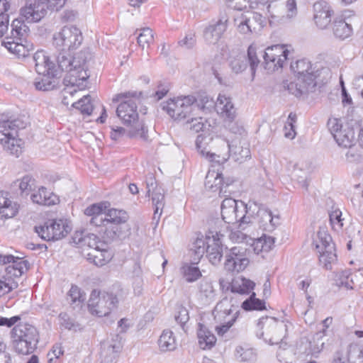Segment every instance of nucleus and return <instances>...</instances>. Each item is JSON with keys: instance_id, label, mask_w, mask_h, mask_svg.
Returning <instances> with one entry per match:
<instances>
[{"instance_id": "nucleus-49", "label": "nucleus", "mask_w": 363, "mask_h": 363, "mask_svg": "<svg viewBox=\"0 0 363 363\" xmlns=\"http://www.w3.org/2000/svg\"><path fill=\"white\" fill-rule=\"evenodd\" d=\"M59 319L60 321V325L67 330L77 331L82 329L81 325L79 323L71 318L65 313H61L59 315Z\"/></svg>"}, {"instance_id": "nucleus-39", "label": "nucleus", "mask_w": 363, "mask_h": 363, "mask_svg": "<svg viewBox=\"0 0 363 363\" xmlns=\"http://www.w3.org/2000/svg\"><path fill=\"white\" fill-rule=\"evenodd\" d=\"M106 224H123L126 223L128 216L125 211L112 208L105 213Z\"/></svg>"}, {"instance_id": "nucleus-59", "label": "nucleus", "mask_w": 363, "mask_h": 363, "mask_svg": "<svg viewBox=\"0 0 363 363\" xmlns=\"http://www.w3.org/2000/svg\"><path fill=\"white\" fill-rule=\"evenodd\" d=\"M228 7L236 9L242 10L250 5V0H225Z\"/></svg>"}, {"instance_id": "nucleus-16", "label": "nucleus", "mask_w": 363, "mask_h": 363, "mask_svg": "<svg viewBox=\"0 0 363 363\" xmlns=\"http://www.w3.org/2000/svg\"><path fill=\"white\" fill-rule=\"evenodd\" d=\"M9 123L0 121V145L8 153L18 157L22 152L23 141L16 138V132L9 128Z\"/></svg>"}, {"instance_id": "nucleus-9", "label": "nucleus", "mask_w": 363, "mask_h": 363, "mask_svg": "<svg viewBox=\"0 0 363 363\" xmlns=\"http://www.w3.org/2000/svg\"><path fill=\"white\" fill-rule=\"evenodd\" d=\"M53 45L59 50H72L77 49L82 43V35L75 26H64L61 30L53 35Z\"/></svg>"}, {"instance_id": "nucleus-22", "label": "nucleus", "mask_w": 363, "mask_h": 363, "mask_svg": "<svg viewBox=\"0 0 363 363\" xmlns=\"http://www.w3.org/2000/svg\"><path fill=\"white\" fill-rule=\"evenodd\" d=\"M122 347L123 345L118 337L103 342L101 344V363H116Z\"/></svg>"}, {"instance_id": "nucleus-55", "label": "nucleus", "mask_w": 363, "mask_h": 363, "mask_svg": "<svg viewBox=\"0 0 363 363\" xmlns=\"http://www.w3.org/2000/svg\"><path fill=\"white\" fill-rule=\"evenodd\" d=\"M199 291L206 301L211 300L215 296V291L211 282L202 281L200 283Z\"/></svg>"}, {"instance_id": "nucleus-30", "label": "nucleus", "mask_w": 363, "mask_h": 363, "mask_svg": "<svg viewBox=\"0 0 363 363\" xmlns=\"http://www.w3.org/2000/svg\"><path fill=\"white\" fill-rule=\"evenodd\" d=\"M222 182L221 174L215 173L214 172H208L206 177L205 186L213 191L219 190L220 195L225 196L226 194H230V191L225 189L229 184H227L226 186H224Z\"/></svg>"}, {"instance_id": "nucleus-47", "label": "nucleus", "mask_w": 363, "mask_h": 363, "mask_svg": "<svg viewBox=\"0 0 363 363\" xmlns=\"http://www.w3.org/2000/svg\"><path fill=\"white\" fill-rule=\"evenodd\" d=\"M235 352L237 358L242 362H251L256 357L254 350L247 346H238Z\"/></svg>"}, {"instance_id": "nucleus-40", "label": "nucleus", "mask_w": 363, "mask_h": 363, "mask_svg": "<svg viewBox=\"0 0 363 363\" xmlns=\"http://www.w3.org/2000/svg\"><path fill=\"white\" fill-rule=\"evenodd\" d=\"M23 42V41L7 40V38H4L2 44L11 52L16 54L18 57H26L28 55V50L26 48Z\"/></svg>"}, {"instance_id": "nucleus-37", "label": "nucleus", "mask_w": 363, "mask_h": 363, "mask_svg": "<svg viewBox=\"0 0 363 363\" xmlns=\"http://www.w3.org/2000/svg\"><path fill=\"white\" fill-rule=\"evenodd\" d=\"M158 345L160 350L163 352L173 351L177 348V342L173 333L168 330H164L160 337Z\"/></svg>"}, {"instance_id": "nucleus-15", "label": "nucleus", "mask_w": 363, "mask_h": 363, "mask_svg": "<svg viewBox=\"0 0 363 363\" xmlns=\"http://www.w3.org/2000/svg\"><path fill=\"white\" fill-rule=\"evenodd\" d=\"M260 60L255 46L251 45L247 49V57L243 54L237 55L230 61V67L233 72L239 74L245 71L249 64L252 75L254 76Z\"/></svg>"}, {"instance_id": "nucleus-2", "label": "nucleus", "mask_w": 363, "mask_h": 363, "mask_svg": "<svg viewBox=\"0 0 363 363\" xmlns=\"http://www.w3.org/2000/svg\"><path fill=\"white\" fill-rule=\"evenodd\" d=\"M142 95V92L126 91L118 94L113 101H119L122 99L126 100L122 101L117 107L116 113L123 123L130 126L128 135L130 138L140 137L143 140L147 138V128L143 120L138 119L137 111V101Z\"/></svg>"}, {"instance_id": "nucleus-7", "label": "nucleus", "mask_w": 363, "mask_h": 363, "mask_svg": "<svg viewBox=\"0 0 363 363\" xmlns=\"http://www.w3.org/2000/svg\"><path fill=\"white\" fill-rule=\"evenodd\" d=\"M118 304L116 295L113 293L93 290L88 302L90 313L99 317L106 316L116 309Z\"/></svg>"}, {"instance_id": "nucleus-14", "label": "nucleus", "mask_w": 363, "mask_h": 363, "mask_svg": "<svg viewBox=\"0 0 363 363\" xmlns=\"http://www.w3.org/2000/svg\"><path fill=\"white\" fill-rule=\"evenodd\" d=\"M247 249L241 246H235L230 249L225 247V261L224 267L229 272H240L249 264Z\"/></svg>"}, {"instance_id": "nucleus-56", "label": "nucleus", "mask_w": 363, "mask_h": 363, "mask_svg": "<svg viewBox=\"0 0 363 363\" xmlns=\"http://www.w3.org/2000/svg\"><path fill=\"white\" fill-rule=\"evenodd\" d=\"M201 277V273L198 267L189 266L184 270V277L188 282H193Z\"/></svg>"}, {"instance_id": "nucleus-46", "label": "nucleus", "mask_w": 363, "mask_h": 363, "mask_svg": "<svg viewBox=\"0 0 363 363\" xmlns=\"http://www.w3.org/2000/svg\"><path fill=\"white\" fill-rule=\"evenodd\" d=\"M140 33H139L137 40L138 45L144 49L145 48H149L150 44L154 42L153 31L149 27L141 28Z\"/></svg>"}, {"instance_id": "nucleus-35", "label": "nucleus", "mask_w": 363, "mask_h": 363, "mask_svg": "<svg viewBox=\"0 0 363 363\" xmlns=\"http://www.w3.org/2000/svg\"><path fill=\"white\" fill-rule=\"evenodd\" d=\"M285 4L286 12L285 15L274 14L271 15L269 23L272 24L273 21L284 23L286 20L291 19L295 17L297 14L296 3L295 0H286Z\"/></svg>"}, {"instance_id": "nucleus-8", "label": "nucleus", "mask_w": 363, "mask_h": 363, "mask_svg": "<svg viewBox=\"0 0 363 363\" xmlns=\"http://www.w3.org/2000/svg\"><path fill=\"white\" fill-rule=\"evenodd\" d=\"M319 253V262L326 269H331V264L337 260L335 244L332 237L325 231H318L313 241Z\"/></svg>"}, {"instance_id": "nucleus-38", "label": "nucleus", "mask_w": 363, "mask_h": 363, "mask_svg": "<svg viewBox=\"0 0 363 363\" xmlns=\"http://www.w3.org/2000/svg\"><path fill=\"white\" fill-rule=\"evenodd\" d=\"M206 250V238L203 239L201 238H197L196 240L191 244L190 251L191 252V257L194 264H196L201 258L203 257Z\"/></svg>"}, {"instance_id": "nucleus-57", "label": "nucleus", "mask_w": 363, "mask_h": 363, "mask_svg": "<svg viewBox=\"0 0 363 363\" xmlns=\"http://www.w3.org/2000/svg\"><path fill=\"white\" fill-rule=\"evenodd\" d=\"M91 57H92L91 53L89 49H84L78 53L77 57H74V58L77 60V62H78L79 64V70H81V69L85 70L84 65L86 62H88L89 60H90L91 59Z\"/></svg>"}, {"instance_id": "nucleus-25", "label": "nucleus", "mask_w": 363, "mask_h": 363, "mask_svg": "<svg viewBox=\"0 0 363 363\" xmlns=\"http://www.w3.org/2000/svg\"><path fill=\"white\" fill-rule=\"evenodd\" d=\"M35 62V67L38 74H52L54 67V60H51L50 57L48 56L45 51L38 50L33 57Z\"/></svg>"}, {"instance_id": "nucleus-13", "label": "nucleus", "mask_w": 363, "mask_h": 363, "mask_svg": "<svg viewBox=\"0 0 363 363\" xmlns=\"http://www.w3.org/2000/svg\"><path fill=\"white\" fill-rule=\"evenodd\" d=\"M234 23L240 33L249 34L260 31L265 25L266 19L259 13L248 11L236 16Z\"/></svg>"}, {"instance_id": "nucleus-3", "label": "nucleus", "mask_w": 363, "mask_h": 363, "mask_svg": "<svg viewBox=\"0 0 363 363\" xmlns=\"http://www.w3.org/2000/svg\"><path fill=\"white\" fill-rule=\"evenodd\" d=\"M13 347L21 354L33 353L39 342V333L37 328L30 324L23 323L16 325L11 331Z\"/></svg>"}, {"instance_id": "nucleus-63", "label": "nucleus", "mask_w": 363, "mask_h": 363, "mask_svg": "<svg viewBox=\"0 0 363 363\" xmlns=\"http://www.w3.org/2000/svg\"><path fill=\"white\" fill-rule=\"evenodd\" d=\"M179 44L187 49L192 48L196 44L195 34L191 32L187 33L185 38L179 42Z\"/></svg>"}, {"instance_id": "nucleus-12", "label": "nucleus", "mask_w": 363, "mask_h": 363, "mask_svg": "<svg viewBox=\"0 0 363 363\" xmlns=\"http://www.w3.org/2000/svg\"><path fill=\"white\" fill-rule=\"evenodd\" d=\"M289 53V51L281 45H275L268 47L264 51H259L264 59V67L269 72L282 68L288 59Z\"/></svg>"}, {"instance_id": "nucleus-53", "label": "nucleus", "mask_w": 363, "mask_h": 363, "mask_svg": "<svg viewBox=\"0 0 363 363\" xmlns=\"http://www.w3.org/2000/svg\"><path fill=\"white\" fill-rule=\"evenodd\" d=\"M311 63L306 59H301L291 62L290 65L291 70L294 72L295 77L297 74H303V70L311 68Z\"/></svg>"}, {"instance_id": "nucleus-1", "label": "nucleus", "mask_w": 363, "mask_h": 363, "mask_svg": "<svg viewBox=\"0 0 363 363\" xmlns=\"http://www.w3.org/2000/svg\"><path fill=\"white\" fill-rule=\"evenodd\" d=\"M60 50L55 57L52 76L60 77L63 72H67L63 79L65 94H72L74 92L84 89L89 77L86 70L79 69V64L69 51Z\"/></svg>"}, {"instance_id": "nucleus-18", "label": "nucleus", "mask_w": 363, "mask_h": 363, "mask_svg": "<svg viewBox=\"0 0 363 363\" xmlns=\"http://www.w3.org/2000/svg\"><path fill=\"white\" fill-rule=\"evenodd\" d=\"M146 194L151 198L155 207L154 218L157 216L159 219L165 204L164 190L162 186L157 185L155 178L152 174L146 179Z\"/></svg>"}, {"instance_id": "nucleus-52", "label": "nucleus", "mask_w": 363, "mask_h": 363, "mask_svg": "<svg viewBox=\"0 0 363 363\" xmlns=\"http://www.w3.org/2000/svg\"><path fill=\"white\" fill-rule=\"evenodd\" d=\"M257 216L260 218L259 222L264 229H267L269 227V225L274 228L277 224L274 223V217L272 216V211L269 210H259L257 212Z\"/></svg>"}, {"instance_id": "nucleus-54", "label": "nucleus", "mask_w": 363, "mask_h": 363, "mask_svg": "<svg viewBox=\"0 0 363 363\" xmlns=\"http://www.w3.org/2000/svg\"><path fill=\"white\" fill-rule=\"evenodd\" d=\"M342 212L339 208H335L329 212V218L333 228L335 230H340L343 226L342 219L341 218Z\"/></svg>"}, {"instance_id": "nucleus-29", "label": "nucleus", "mask_w": 363, "mask_h": 363, "mask_svg": "<svg viewBox=\"0 0 363 363\" xmlns=\"http://www.w3.org/2000/svg\"><path fill=\"white\" fill-rule=\"evenodd\" d=\"M11 264L6 268V274L11 279L16 280L28 271L29 262L27 260H23L18 257L13 256V260Z\"/></svg>"}, {"instance_id": "nucleus-42", "label": "nucleus", "mask_w": 363, "mask_h": 363, "mask_svg": "<svg viewBox=\"0 0 363 363\" xmlns=\"http://www.w3.org/2000/svg\"><path fill=\"white\" fill-rule=\"evenodd\" d=\"M67 299L73 308L81 307L86 299L85 294L76 285H72L67 294Z\"/></svg>"}, {"instance_id": "nucleus-11", "label": "nucleus", "mask_w": 363, "mask_h": 363, "mask_svg": "<svg viewBox=\"0 0 363 363\" xmlns=\"http://www.w3.org/2000/svg\"><path fill=\"white\" fill-rule=\"evenodd\" d=\"M71 230L66 220L62 219L48 220L43 225L35 226V231L43 240L55 241L65 237Z\"/></svg>"}, {"instance_id": "nucleus-21", "label": "nucleus", "mask_w": 363, "mask_h": 363, "mask_svg": "<svg viewBox=\"0 0 363 363\" xmlns=\"http://www.w3.org/2000/svg\"><path fill=\"white\" fill-rule=\"evenodd\" d=\"M228 17L221 14L217 21H213L203 30V38L208 44H216L228 27Z\"/></svg>"}, {"instance_id": "nucleus-31", "label": "nucleus", "mask_w": 363, "mask_h": 363, "mask_svg": "<svg viewBox=\"0 0 363 363\" xmlns=\"http://www.w3.org/2000/svg\"><path fill=\"white\" fill-rule=\"evenodd\" d=\"M255 286V284L252 281L244 277H238L233 280L230 291L241 295L249 294L254 289Z\"/></svg>"}, {"instance_id": "nucleus-45", "label": "nucleus", "mask_w": 363, "mask_h": 363, "mask_svg": "<svg viewBox=\"0 0 363 363\" xmlns=\"http://www.w3.org/2000/svg\"><path fill=\"white\" fill-rule=\"evenodd\" d=\"M72 106L86 116H90L93 111L94 106L91 102L90 95H84L77 102L72 104Z\"/></svg>"}, {"instance_id": "nucleus-61", "label": "nucleus", "mask_w": 363, "mask_h": 363, "mask_svg": "<svg viewBox=\"0 0 363 363\" xmlns=\"http://www.w3.org/2000/svg\"><path fill=\"white\" fill-rule=\"evenodd\" d=\"M113 226L118 238L120 240L124 239L130 234V228L125 223L123 224H113Z\"/></svg>"}, {"instance_id": "nucleus-24", "label": "nucleus", "mask_w": 363, "mask_h": 363, "mask_svg": "<svg viewBox=\"0 0 363 363\" xmlns=\"http://www.w3.org/2000/svg\"><path fill=\"white\" fill-rule=\"evenodd\" d=\"M25 22L28 23L27 20L21 16V13L20 12L19 17L13 20L11 25V35H6L5 38H7V40H16L19 41H23L26 40L28 35L30 29Z\"/></svg>"}, {"instance_id": "nucleus-17", "label": "nucleus", "mask_w": 363, "mask_h": 363, "mask_svg": "<svg viewBox=\"0 0 363 363\" xmlns=\"http://www.w3.org/2000/svg\"><path fill=\"white\" fill-rule=\"evenodd\" d=\"M224 235L222 230H210L206 235V257L209 262L216 265L220 263L223 257V245L220 238Z\"/></svg>"}, {"instance_id": "nucleus-5", "label": "nucleus", "mask_w": 363, "mask_h": 363, "mask_svg": "<svg viewBox=\"0 0 363 363\" xmlns=\"http://www.w3.org/2000/svg\"><path fill=\"white\" fill-rule=\"evenodd\" d=\"M257 336L270 345L281 342L286 336V325L273 317H262L257 323Z\"/></svg>"}, {"instance_id": "nucleus-41", "label": "nucleus", "mask_w": 363, "mask_h": 363, "mask_svg": "<svg viewBox=\"0 0 363 363\" xmlns=\"http://www.w3.org/2000/svg\"><path fill=\"white\" fill-rule=\"evenodd\" d=\"M9 8L8 0H0V38L6 35L9 29V15L6 12Z\"/></svg>"}, {"instance_id": "nucleus-58", "label": "nucleus", "mask_w": 363, "mask_h": 363, "mask_svg": "<svg viewBox=\"0 0 363 363\" xmlns=\"http://www.w3.org/2000/svg\"><path fill=\"white\" fill-rule=\"evenodd\" d=\"M106 206L104 203H94L88 206L84 210V214L89 216L94 217L96 215H99L105 211Z\"/></svg>"}, {"instance_id": "nucleus-44", "label": "nucleus", "mask_w": 363, "mask_h": 363, "mask_svg": "<svg viewBox=\"0 0 363 363\" xmlns=\"http://www.w3.org/2000/svg\"><path fill=\"white\" fill-rule=\"evenodd\" d=\"M226 147L228 148V153L231 154L235 161L239 162H242L246 159L250 158V150L247 147H232L228 142L226 143Z\"/></svg>"}, {"instance_id": "nucleus-28", "label": "nucleus", "mask_w": 363, "mask_h": 363, "mask_svg": "<svg viewBox=\"0 0 363 363\" xmlns=\"http://www.w3.org/2000/svg\"><path fill=\"white\" fill-rule=\"evenodd\" d=\"M332 30L334 36L343 40L352 34V27L350 23L345 21L342 16L336 17L332 23Z\"/></svg>"}, {"instance_id": "nucleus-50", "label": "nucleus", "mask_w": 363, "mask_h": 363, "mask_svg": "<svg viewBox=\"0 0 363 363\" xmlns=\"http://www.w3.org/2000/svg\"><path fill=\"white\" fill-rule=\"evenodd\" d=\"M18 281L9 278L6 274L0 280V297L9 294L18 287Z\"/></svg>"}, {"instance_id": "nucleus-10", "label": "nucleus", "mask_w": 363, "mask_h": 363, "mask_svg": "<svg viewBox=\"0 0 363 363\" xmlns=\"http://www.w3.org/2000/svg\"><path fill=\"white\" fill-rule=\"evenodd\" d=\"M197 101L193 96H184L170 99L163 109L174 120L181 121L191 117L194 105Z\"/></svg>"}, {"instance_id": "nucleus-4", "label": "nucleus", "mask_w": 363, "mask_h": 363, "mask_svg": "<svg viewBox=\"0 0 363 363\" xmlns=\"http://www.w3.org/2000/svg\"><path fill=\"white\" fill-rule=\"evenodd\" d=\"M66 0H26L21 9V16L28 23H37L43 18L48 10L58 11L65 4Z\"/></svg>"}, {"instance_id": "nucleus-20", "label": "nucleus", "mask_w": 363, "mask_h": 363, "mask_svg": "<svg viewBox=\"0 0 363 363\" xmlns=\"http://www.w3.org/2000/svg\"><path fill=\"white\" fill-rule=\"evenodd\" d=\"M313 19L315 26L321 30L328 28L334 14L330 5L324 0L317 1L313 6Z\"/></svg>"}, {"instance_id": "nucleus-27", "label": "nucleus", "mask_w": 363, "mask_h": 363, "mask_svg": "<svg viewBox=\"0 0 363 363\" xmlns=\"http://www.w3.org/2000/svg\"><path fill=\"white\" fill-rule=\"evenodd\" d=\"M18 211V205L8 198V193L0 191V216L1 218L14 217Z\"/></svg>"}, {"instance_id": "nucleus-43", "label": "nucleus", "mask_w": 363, "mask_h": 363, "mask_svg": "<svg viewBox=\"0 0 363 363\" xmlns=\"http://www.w3.org/2000/svg\"><path fill=\"white\" fill-rule=\"evenodd\" d=\"M245 311H262L266 308L265 302L256 298V294L252 292L250 297L245 300L241 306Z\"/></svg>"}, {"instance_id": "nucleus-33", "label": "nucleus", "mask_w": 363, "mask_h": 363, "mask_svg": "<svg viewBox=\"0 0 363 363\" xmlns=\"http://www.w3.org/2000/svg\"><path fill=\"white\" fill-rule=\"evenodd\" d=\"M199 326L197 336L201 348L203 350L211 348L216 342V336L205 325L200 323Z\"/></svg>"}, {"instance_id": "nucleus-23", "label": "nucleus", "mask_w": 363, "mask_h": 363, "mask_svg": "<svg viewBox=\"0 0 363 363\" xmlns=\"http://www.w3.org/2000/svg\"><path fill=\"white\" fill-rule=\"evenodd\" d=\"M217 111L225 119L232 123L236 117V109L231 101V99L225 94H219L216 103Z\"/></svg>"}, {"instance_id": "nucleus-48", "label": "nucleus", "mask_w": 363, "mask_h": 363, "mask_svg": "<svg viewBox=\"0 0 363 363\" xmlns=\"http://www.w3.org/2000/svg\"><path fill=\"white\" fill-rule=\"evenodd\" d=\"M108 241L101 240L95 234L86 233L84 238L83 247L87 246L91 250L99 249L100 247H106Z\"/></svg>"}, {"instance_id": "nucleus-62", "label": "nucleus", "mask_w": 363, "mask_h": 363, "mask_svg": "<svg viewBox=\"0 0 363 363\" xmlns=\"http://www.w3.org/2000/svg\"><path fill=\"white\" fill-rule=\"evenodd\" d=\"M328 126L333 138L335 136L336 133L340 132L343 128L340 120L337 118L329 119Z\"/></svg>"}, {"instance_id": "nucleus-36", "label": "nucleus", "mask_w": 363, "mask_h": 363, "mask_svg": "<svg viewBox=\"0 0 363 363\" xmlns=\"http://www.w3.org/2000/svg\"><path fill=\"white\" fill-rule=\"evenodd\" d=\"M203 139V138L201 135H198L196 138V149L198 150V151L200 152V154L202 156L206 157L211 162H215L218 164H223L228 160V159L229 157L228 153H227L225 155L221 157L219 155H216L215 153H211L209 151L206 150V148L202 147V145H201Z\"/></svg>"}, {"instance_id": "nucleus-34", "label": "nucleus", "mask_w": 363, "mask_h": 363, "mask_svg": "<svg viewBox=\"0 0 363 363\" xmlns=\"http://www.w3.org/2000/svg\"><path fill=\"white\" fill-rule=\"evenodd\" d=\"M40 75L42 77L37 78L34 82L36 89L46 91L52 90L57 86V79L60 77H53L52 74L47 73L41 74Z\"/></svg>"}, {"instance_id": "nucleus-64", "label": "nucleus", "mask_w": 363, "mask_h": 363, "mask_svg": "<svg viewBox=\"0 0 363 363\" xmlns=\"http://www.w3.org/2000/svg\"><path fill=\"white\" fill-rule=\"evenodd\" d=\"M189 124V129L194 133H199L203 130L205 125L201 118H191V121L187 122Z\"/></svg>"}, {"instance_id": "nucleus-60", "label": "nucleus", "mask_w": 363, "mask_h": 363, "mask_svg": "<svg viewBox=\"0 0 363 363\" xmlns=\"http://www.w3.org/2000/svg\"><path fill=\"white\" fill-rule=\"evenodd\" d=\"M238 312H236L232 317L220 326H217L216 330L219 335H223L234 324L236 320Z\"/></svg>"}, {"instance_id": "nucleus-19", "label": "nucleus", "mask_w": 363, "mask_h": 363, "mask_svg": "<svg viewBox=\"0 0 363 363\" xmlns=\"http://www.w3.org/2000/svg\"><path fill=\"white\" fill-rule=\"evenodd\" d=\"M221 216L228 224H238L240 213H247V205L232 198H225L221 203Z\"/></svg>"}, {"instance_id": "nucleus-32", "label": "nucleus", "mask_w": 363, "mask_h": 363, "mask_svg": "<svg viewBox=\"0 0 363 363\" xmlns=\"http://www.w3.org/2000/svg\"><path fill=\"white\" fill-rule=\"evenodd\" d=\"M334 139L340 146L350 147L355 140V132L353 128L345 126L340 132L335 134Z\"/></svg>"}, {"instance_id": "nucleus-26", "label": "nucleus", "mask_w": 363, "mask_h": 363, "mask_svg": "<svg viewBox=\"0 0 363 363\" xmlns=\"http://www.w3.org/2000/svg\"><path fill=\"white\" fill-rule=\"evenodd\" d=\"M87 259L96 266L102 267L107 264L113 257L112 252L109 250L108 242L106 247H100L99 249L91 250L87 254Z\"/></svg>"}, {"instance_id": "nucleus-51", "label": "nucleus", "mask_w": 363, "mask_h": 363, "mask_svg": "<svg viewBox=\"0 0 363 363\" xmlns=\"http://www.w3.org/2000/svg\"><path fill=\"white\" fill-rule=\"evenodd\" d=\"M18 183L19 189L21 193L28 194L35 188V181L29 175L24 176L21 180L16 181Z\"/></svg>"}, {"instance_id": "nucleus-6", "label": "nucleus", "mask_w": 363, "mask_h": 363, "mask_svg": "<svg viewBox=\"0 0 363 363\" xmlns=\"http://www.w3.org/2000/svg\"><path fill=\"white\" fill-rule=\"evenodd\" d=\"M320 69L311 65V68L303 70V74H297L294 82L287 84L289 93L296 97L307 96L313 92L318 84Z\"/></svg>"}]
</instances>
